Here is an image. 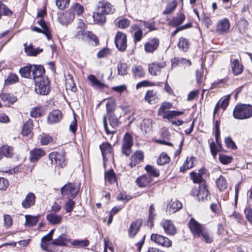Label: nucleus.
<instances>
[{
    "label": "nucleus",
    "instance_id": "16",
    "mask_svg": "<svg viewBox=\"0 0 252 252\" xmlns=\"http://www.w3.org/2000/svg\"><path fill=\"white\" fill-rule=\"evenodd\" d=\"M159 45V39L157 38H153L145 44V51L147 53H152L158 49Z\"/></svg>",
    "mask_w": 252,
    "mask_h": 252
},
{
    "label": "nucleus",
    "instance_id": "36",
    "mask_svg": "<svg viewBox=\"0 0 252 252\" xmlns=\"http://www.w3.org/2000/svg\"><path fill=\"white\" fill-rule=\"evenodd\" d=\"M32 121L31 119L28 120L23 126L22 134L23 136H28L32 132Z\"/></svg>",
    "mask_w": 252,
    "mask_h": 252
},
{
    "label": "nucleus",
    "instance_id": "13",
    "mask_svg": "<svg viewBox=\"0 0 252 252\" xmlns=\"http://www.w3.org/2000/svg\"><path fill=\"white\" fill-rule=\"evenodd\" d=\"M49 158L51 160L52 163L53 160L57 166L63 167L65 164V160L64 156L63 154H60L57 152H53L49 154Z\"/></svg>",
    "mask_w": 252,
    "mask_h": 252
},
{
    "label": "nucleus",
    "instance_id": "9",
    "mask_svg": "<svg viewBox=\"0 0 252 252\" xmlns=\"http://www.w3.org/2000/svg\"><path fill=\"white\" fill-rule=\"evenodd\" d=\"M96 8L105 15L112 14L115 12L114 6L105 0L99 1Z\"/></svg>",
    "mask_w": 252,
    "mask_h": 252
},
{
    "label": "nucleus",
    "instance_id": "17",
    "mask_svg": "<svg viewBox=\"0 0 252 252\" xmlns=\"http://www.w3.org/2000/svg\"><path fill=\"white\" fill-rule=\"evenodd\" d=\"M35 195L32 192H29L22 202V206L25 209H28L33 206L35 202Z\"/></svg>",
    "mask_w": 252,
    "mask_h": 252
},
{
    "label": "nucleus",
    "instance_id": "30",
    "mask_svg": "<svg viewBox=\"0 0 252 252\" xmlns=\"http://www.w3.org/2000/svg\"><path fill=\"white\" fill-rule=\"evenodd\" d=\"M231 68L233 74L235 75L241 74L243 71V65L240 63L238 60L231 61Z\"/></svg>",
    "mask_w": 252,
    "mask_h": 252
},
{
    "label": "nucleus",
    "instance_id": "1",
    "mask_svg": "<svg viewBox=\"0 0 252 252\" xmlns=\"http://www.w3.org/2000/svg\"><path fill=\"white\" fill-rule=\"evenodd\" d=\"M233 116L237 119H246L252 116V106L247 104H238L233 111Z\"/></svg>",
    "mask_w": 252,
    "mask_h": 252
},
{
    "label": "nucleus",
    "instance_id": "7",
    "mask_svg": "<svg viewBox=\"0 0 252 252\" xmlns=\"http://www.w3.org/2000/svg\"><path fill=\"white\" fill-rule=\"evenodd\" d=\"M191 193L193 196H196L199 200L207 199L209 191L205 184H202L198 188L194 187L192 189Z\"/></svg>",
    "mask_w": 252,
    "mask_h": 252
},
{
    "label": "nucleus",
    "instance_id": "26",
    "mask_svg": "<svg viewBox=\"0 0 252 252\" xmlns=\"http://www.w3.org/2000/svg\"><path fill=\"white\" fill-rule=\"evenodd\" d=\"M32 72L34 80L38 78H46V77L42 76L44 73L45 70L43 67L41 65H32Z\"/></svg>",
    "mask_w": 252,
    "mask_h": 252
},
{
    "label": "nucleus",
    "instance_id": "60",
    "mask_svg": "<svg viewBox=\"0 0 252 252\" xmlns=\"http://www.w3.org/2000/svg\"><path fill=\"white\" fill-rule=\"evenodd\" d=\"M75 204V202L73 201L71 199H68V201L65 203L64 207L66 212H71L74 208Z\"/></svg>",
    "mask_w": 252,
    "mask_h": 252
},
{
    "label": "nucleus",
    "instance_id": "59",
    "mask_svg": "<svg viewBox=\"0 0 252 252\" xmlns=\"http://www.w3.org/2000/svg\"><path fill=\"white\" fill-rule=\"evenodd\" d=\"M71 244L74 246L82 247L88 246L89 242L87 240H75L71 242Z\"/></svg>",
    "mask_w": 252,
    "mask_h": 252
},
{
    "label": "nucleus",
    "instance_id": "18",
    "mask_svg": "<svg viewBox=\"0 0 252 252\" xmlns=\"http://www.w3.org/2000/svg\"><path fill=\"white\" fill-rule=\"evenodd\" d=\"M142 221L141 220H136L133 221L130 225L128 229V235L130 237H134L139 231Z\"/></svg>",
    "mask_w": 252,
    "mask_h": 252
},
{
    "label": "nucleus",
    "instance_id": "45",
    "mask_svg": "<svg viewBox=\"0 0 252 252\" xmlns=\"http://www.w3.org/2000/svg\"><path fill=\"white\" fill-rule=\"evenodd\" d=\"M172 105L169 102H164L162 103L161 106L158 110V114L163 117L166 113H167L168 110L172 108Z\"/></svg>",
    "mask_w": 252,
    "mask_h": 252
},
{
    "label": "nucleus",
    "instance_id": "43",
    "mask_svg": "<svg viewBox=\"0 0 252 252\" xmlns=\"http://www.w3.org/2000/svg\"><path fill=\"white\" fill-rule=\"evenodd\" d=\"M178 46L182 51H186L189 49V42L187 38L181 37L179 38Z\"/></svg>",
    "mask_w": 252,
    "mask_h": 252
},
{
    "label": "nucleus",
    "instance_id": "53",
    "mask_svg": "<svg viewBox=\"0 0 252 252\" xmlns=\"http://www.w3.org/2000/svg\"><path fill=\"white\" fill-rule=\"evenodd\" d=\"M193 161L194 158L193 157L190 158L189 159L187 158L183 165L180 168V171L183 172L185 170L192 168L193 166Z\"/></svg>",
    "mask_w": 252,
    "mask_h": 252
},
{
    "label": "nucleus",
    "instance_id": "19",
    "mask_svg": "<svg viewBox=\"0 0 252 252\" xmlns=\"http://www.w3.org/2000/svg\"><path fill=\"white\" fill-rule=\"evenodd\" d=\"M144 156L142 152L136 151L130 158L129 166L131 167L136 166L143 160Z\"/></svg>",
    "mask_w": 252,
    "mask_h": 252
},
{
    "label": "nucleus",
    "instance_id": "34",
    "mask_svg": "<svg viewBox=\"0 0 252 252\" xmlns=\"http://www.w3.org/2000/svg\"><path fill=\"white\" fill-rule=\"evenodd\" d=\"M216 184L217 188L220 191H224L227 188L228 185L226 179L221 175L216 180Z\"/></svg>",
    "mask_w": 252,
    "mask_h": 252
},
{
    "label": "nucleus",
    "instance_id": "54",
    "mask_svg": "<svg viewBox=\"0 0 252 252\" xmlns=\"http://www.w3.org/2000/svg\"><path fill=\"white\" fill-rule=\"evenodd\" d=\"M118 74L120 75H125L127 73V66L126 63H120L117 65Z\"/></svg>",
    "mask_w": 252,
    "mask_h": 252
},
{
    "label": "nucleus",
    "instance_id": "56",
    "mask_svg": "<svg viewBox=\"0 0 252 252\" xmlns=\"http://www.w3.org/2000/svg\"><path fill=\"white\" fill-rule=\"evenodd\" d=\"M177 6V2L175 1H173L170 3H169L166 8V9L163 11V14H169L171 13L175 10V8Z\"/></svg>",
    "mask_w": 252,
    "mask_h": 252
},
{
    "label": "nucleus",
    "instance_id": "38",
    "mask_svg": "<svg viewBox=\"0 0 252 252\" xmlns=\"http://www.w3.org/2000/svg\"><path fill=\"white\" fill-rule=\"evenodd\" d=\"M88 80L91 82V85L93 87L97 88H102L104 87V83L98 81L95 76L94 75H90L88 76Z\"/></svg>",
    "mask_w": 252,
    "mask_h": 252
},
{
    "label": "nucleus",
    "instance_id": "22",
    "mask_svg": "<svg viewBox=\"0 0 252 252\" xmlns=\"http://www.w3.org/2000/svg\"><path fill=\"white\" fill-rule=\"evenodd\" d=\"M45 154L44 151L42 149H34L30 152V160L32 162H34L38 160L40 158Z\"/></svg>",
    "mask_w": 252,
    "mask_h": 252
},
{
    "label": "nucleus",
    "instance_id": "29",
    "mask_svg": "<svg viewBox=\"0 0 252 252\" xmlns=\"http://www.w3.org/2000/svg\"><path fill=\"white\" fill-rule=\"evenodd\" d=\"M47 220L51 224H57L61 222L63 217L61 215H58L56 213H50L46 216Z\"/></svg>",
    "mask_w": 252,
    "mask_h": 252
},
{
    "label": "nucleus",
    "instance_id": "3",
    "mask_svg": "<svg viewBox=\"0 0 252 252\" xmlns=\"http://www.w3.org/2000/svg\"><path fill=\"white\" fill-rule=\"evenodd\" d=\"M74 37L84 41H93L95 45L99 43L97 37L92 32L89 31L85 32L83 30H79L74 34Z\"/></svg>",
    "mask_w": 252,
    "mask_h": 252
},
{
    "label": "nucleus",
    "instance_id": "14",
    "mask_svg": "<svg viewBox=\"0 0 252 252\" xmlns=\"http://www.w3.org/2000/svg\"><path fill=\"white\" fill-rule=\"evenodd\" d=\"M160 225L163 227L167 234L174 235L176 233V228L171 220H163L160 222Z\"/></svg>",
    "mask_w": 252,
    "mask_h": 252
},
{
    "label": "nucleus",
    "instance_id": "4",
    "mask_svg": "<svg viewBox=\"0 0 252 252\" xmlns=\"http://www.w3.org/2000/svg\"><path fill=\"white\" fill-rule=\"evenodd\" d=\"M115 43L116 47L120 51H125L127 48L126 35L121 32H118L115 35Z\"/></svg>",
    "mask_w": 252,
    "mask_h": 252
},
{
    "label": "nucleus",
    "instance_id": "46",
    "mask_svg": "<svg viewBox=\"0 0 252 252\" xmlns=\"http://www.w3.org/2000/svg\"><path fill=\"white\" fill-rule=\"evenodd\" d=\"M105 180L109 183H114L116 181L115 174L113 169H110L105 173Z\"/></svg>",
    "mask_w": 252,
    "mask_h": 252
},
{
    "label": "nucleus",
    "instance_id": "47",
    "mask_svg": "<svg viewBox=\"0 0 252 252\" xmlns=\"http://www.w3.org/2000/svg\"><path fill=\"white\" fill-rule=\"evenodd\" d=\"M145 169L148 173V175H147L149 176L150 177L151 176L158 177L159 176L158 170L153 166L148 165L145 167Z\"/></svg>",
    "mask_w": 252,
    "mask_h": 252
},
{
    "label": "nucleus",
    "instance_id": "27",
    "mask_svg": "<svg viewBox=\"0 0 252 252\" xmlns=\"http://www.w3.org/2000/svg\"><path fill=\"white\" fill-rule=\"evenodd\" d=\"M24 46L25 47V51L26 54L31 56H35L43 51L42 49H39L38 48H34L32 44L27 45V43H26L24 44Z\"/></svg>",
    "mask_w": 252,
    "mask_h": 252
},
{
    "label": "nucleus",
    "instance_id": "12",
    "mask_svg": "<svg viewBox=\"0 0 252 252\" xmlns=\"http://www.w3.org/2000/svg\"><path fill=\"white\" fill-rule=\"evenodd\" d=\"M166 65V62L162 61L161 62H156L149 64V72L152 75L157 76L160 72V69L164 68Z\"/></svg>",
    "mask_w": 252,
    "mask_h": 252
},
{
    "label": "nucleus",
    "instance_id": "40",
    "mask_svg": "<svg viewBox=\"0 0 252 252\" xmlns=\"http://www.w3.org/2000/svg\"><path fill=\"white\" fill-rule=\"evenodd\" d=\"M185 20V15L182 13H180L177 17L173 18L170 23L171 26L177 27L181 25Z\"/></svg>",
    "mask_w": 252,
    "mask_h": 252
},
{
    "label": "nucleus",
    "instance_id": "51",
    "mask_svg": "<svg viewBox=\"0 0 252 252\" xmlns=\"http://www.w3.org/2000/svg\"><path fill=\"white\" fill-rule=\"evenodd\" d=\"M248 26V22L243 19H241L238 22L237 27L239 32L241 33H243L246 32Z\"/></svg>",
    "mask_w": 252,
    "mask_h": 252
},
{
    "label": "nucleus",
    "instance_id": "49",
    "mask_svg": "<svg viewBox=\"0 0 252 252\" xmlns=\"http://www.w3.org/2000/svg\"><path fill=\"white\" fill-rule=\"evenodd\" d=\"M52 240V238L48 235H46L41 238V242L40 244V247L42 249L49 252L48 249V246L49 242Z\"/></svg>",
    "mask_w": 252,
    "mask_h": 252
},
{
    "label": "nucleus",
    "instance_id": "8",
    "mask_svg": "<svg viewBox=\"0 0 252 252\" xmlns=\"http://www.w3.org/2000/svg\"><path fill=\"white\" fill-rule=\"evenodd\" d=\"M151 240L158 245L166 248L172 246V241L167 237L158 234H152L151 236Z\"/></svg>",
    "mask_w": 252,
    "mask_h": 252
},
{
    "label": "nucleus",
    "instance_id": "24",
    "mask_svg": "<svg viewBox=\"0 0 252 252\" xmlns=\"http://www.w3.org/2000/svg\"><path fill=\"white\" fill-rule=\"evenodd\" d=\"M145 100L149 104L157 103L159 98L157 93L153 90L148 91L145 96Z\"/></svg>",
    "mask_w": 252,
    "mask_h": 252
},
{
    "label": "nucleus",
    "instance_id": "39",
    "mask_svg": "<svg viewBox=\"0 0 252 252\" xmlns=\"http://www.w3.org/2000/svg\"><path fill=\"white\" fill-rule=\"evenodd\" d=\"M32 71V65L29 64L21 68L19 70V73L23 77L30 78L31 73Z\"/></svg>",
    "mask_w": 252,
    "mask_h": 252
},
{
    "label": "nucleus",
    "instance_id": "10",
    "mask_svg": "<svg viewBox=\"0 0 252 252\" xmlns=\"http://www.w3.org/2000/svg\"><path fill=\"white\" fill-rule=\"evenodd\" d=\"M189 226L194 238H198L202 230L205 229L202 224L193 218L190 220Z\"/></svg>",
    "mask_w": 252,
    "mask_h": 252
},
{
    "label": "nucleus",
    "instance_id": "50",
    "mask_svg": "<svg viewBox=\"0 0 252 252\" xmlns=\"http://www.w3.org/2000/svg\"><path fill=\"white\" fill-rule=\"evenodd\" d=\"M156 215V213L154 205V204H151L149 208V218L148 221V224H150L151 226H152L154 225L153 221L155 219Z\"/></svg>",
    "mask_w": 252,
    "mask_h": 252
},
{
    "label": "nucleus",
    "instance_id": "33",
    "mask_svg": "<svg viewBox=\"0 0 252 252\" xmlns=\"http://www.w3.org/2000/svg\"><path fill=\"white\" fill-rule=\"evenodd\" d=\"M131 72L134 78H141L145 75V71L141 65H133L131 68Z\"/></svg>",
    "mask_w": 252,
    "mask_h": 252
},
{
    "label": "nucleus",
    "instance_id": "25",
    "mask_svg": "<svg viewBox=\"0 0 252 252\" xmlns=\"http://www.w3.org/2000/svg\"><path fill=\"white\" fill-rule=\"evenodd\" d=\"M13 149L12 147L7 145H3L0 147V159L3 157L11 158L13 155Z\"/></svg>",
    "mask_w": 252,
    "mask_h": 252
},
{
    "label": "nucleus",
    "instance_id": "2",
    "mask_svg": "<svg viewBox=\"0 0 252 252\" xmlns=\"http://www.w3.org/2000/svg\"><path fill=\"white\" fill-rule=\"evenodd\" d=\"M49 82L47 78H38L35 80V90L37 94L47 95L50 92Z\"/></svg>",
    "mask_w": 252,
    "mask_h": 252
},
{
    "label": "nucleus",
    "instance_id": "62",
    "mask_svg": "<svg viewBox=\"0 0 252 252\" xmlns=\"http://www.w3.org/2000/svg\"><path fill=\"white\" fill-rule=\"evenodd\" d=\"M69 3V0H56V3L57 6L60 9L65 8Z\"/></svg>",
    "mask_w": 252,
    "mask_h": 252
},
{
    "label": "nucleus",
    "instance_id": "55",
    "mask_svg": "<svg viewBox=\"0 0 252 252\" xmlns=\"http://www.w3.org/2000/svg\"><path fill=\"white\" fill-rule=\"evenodd\" d=\"M130 24V21L126 18L121 19L116 23V25L121 29H126L128 27Z\"/></svg>",
    "mask_w": 252,
    "mask_h": 252
},
{
    "label": "nucleus",
    "instance_id": "15",
    "mask_svg": "<svg viewBox=\"0 0 252 252\" xmlns=\"http://www.w3.org/2000/svg\"><path fill=\"white\" fill-rule=\"evenodd\" d=\"M182 207V204L180 201L171 199L167 205L166 212L169 214L175 213L180 210Z\"/></svg>",
    "mask_w": 252,
    "mask_h": 252
},
{
    "label": "nucleus",
    "instance_id": "64",
    "mask_svg": "<svg viewBox=\"0 0 252 252\" xmlns=\"http://www.w3.org/2000/svg\"><path fill=\"white\" fill-rule=\"evenodd\" d=\"M4 226L6 228H9L12 224V218L8 215L3 216Z\"/></svg>",
    "mask_w": 252,
    "mask_h": 252
},
{
    "label": "nucleus",
    "instance_id": "48",
    "mask_svg": "<svg viewBox=\"0 0 252 252\" xmlns=\"http://www.w3.org/2000/svg\"><path fill=\"white\" fill-rule=\"evenodd\" d=\"M38 23L42 29L43 33L46 36L48 39L50 40L52 36L44 20L40 19L38 21Z\"/></svg>",
    "mask_w": 252,
    "mask_h": 252
},
{
    "label": "nucleus",
    "instance_id": "35",
    "mask_svg": "<svg viewBox=\"0 0 252 252\" xmlns=\"http://www.w3.org/2000/svg\"><path fill=\"white\" fill-rule=\"evenodd\" d=\"M69 241L67 235L65 234L60 235L57 239L52 242V244L56 246H65L66 243Z\"/></svg>",
    "mask_w": 252,
    "mask_h": 252
},
{
    "label": "nucleus",
    "instance_id": "44",
    "mask_svg": "<svg viewBox=\"0 0 252 252\" xmlns=\"http://www.w3.org/2000/svg\"><path fill=\"white\" fill-rule=\"evenodd\" d=\"M39 217V216L26 215V225L29 226L35 225L38 220Z\"/></svg>",
    "mask_w": 252,
    "mask_h": 252
},
{
    "label": "nucleus",
    "instance_id": "23",
    "mask_svg": "<svg viewBox=\"0 0 252 252\" xmlns=\"http://www.w3.org/2000/svg\"><path fill=\"white\" fill-rule=\"evenodd\" d=\"M201 240L206 243H211L214 241L213 234L205 228L199 234Z\"/></svg>",
    "mask_w": 252,
    "mask_h": 252
},
{
    "label": "nucleus",
    "instance_id": "31",
    "mask_svg": "<svg viewBox=\"0 0 252 252\" xmlns=\"http://www.w3.org/2000/svg\"><path fill=\"white\" fill-rule=\"evenodd\" d=\"M152 121L150 119L143 120L140 128L145 133L150 132L152 130Z\"/></svg>",
    "mask_w": 252,
    "mask_h": 252
},
{
    "label": "nucleus",
    "instance_id": "5",
    "mask_svg": "<svg viewBox=\"0 0 252 252\" xmlns=\"http://www.w3.org/2000/svg\"><path fill=\"white\" fill-rule=\"evenodd\" d=\"M79 191V188L72 183H67L61 188L60 189L62 195L69 196L73 198L76 197Z\"/></svg>",
    "mask_w": 252,
    "mask_h": 252
},
{
    "label": "nucleus",
    "instance_id": "52",
    "mask_svg": "<svg viewBox=\"0 0 252 252\" xmlns=\"http://www.w3.org/2000/svg\"><path fill=\"white\" fill-rule=\"evenodd\" d=\"M170 159L169 157L166 154L162 153L157 159V163L162 165L169 162Z\"/></svg>",
    "mask_w": 252,
    "mask_h": 252
},
{
    "label": "nucleus",
    "instance_id": "58",
    "mask_svg": "<svg viewBox=\"0 0 252 252\" xmlns=\"http://www.w3.org/2000/svg\"><path fill=\"white\" fill-rule=\"evenodd\" d=\"M219 159L220 162L223 164H228L232 161L233 158L231 156L224 154H220Z\"/></svg>",
    "mask_w": 252,
    "mask_h": 252
},
{
    "label": "nucleus",
    "instance_id": "11",
    "mask_svg": "<svg viewBox=\"0 0 252 252\" xmlns=\"http://www.w3.org/2000/svg\"><path fill=\"white\" fill-rule=\"evenodd\" d=\"M230 23L227 18L220 20L216 26V32L220 34H224L228 32Z\"/></svg>",
    "mask_w": 252,
    "mask_h": 252
},
{
    "label": "nucleus",
    "instance_id": "42",
    "mask_svg": "<svg viewBox=\"0 0 252 252\" xmlns=\"http://www.w3.org/2000/svg\"><path fill=\"white\" fill-rule=\"evenodd\" d=\"M1 99L3 102H7L8 103L12 104L16 101L17 98L13 95L9 94L4 93L0 95Z\"/></svg>",
    "mask_w": 252,
    "mask_h": 252
},
{
    "label": "nucleus",
    "instance_id": "63",
    "mask_svg": "<svg viewBox=\"0 0 252 252\" xmlns=\"http://www.w3.org/2000/svg\"><path fill=\"white\" fill-rule=\"evenodd\" d=\"M190 177L193 182L195 183H200L203 181L202 177H201L200 174L195 172H191L190 173Z\"/></svg>",
    "mask_w": 252,
    "mask_h": 252
},
{
    "label": "nucleus",
    "instance_id": "20",
    "mask_svg": "<svg viewBox=\"0 0 252 252\" xmlns=\"http://www.w3.org/2000/svg\"><path fill=\"white\" fill-rule=\"evenodd\" d=\"M105 14L101 12L97 8L93 14V18L94 22L98 25H102L106 21Z\"/></svg>",
    "mask_w": 252,
    "mask_h": 252
},
{
    "label": "nucleus",
    "instance_id": "6",
    "mask_svg": "<svg viewBox=\"0 0 252 252\" xmlns=\"http://www.w3.org/2000/svg\"><path fill=\"white\" fill-rule=\"evenodd\" d=\"M133 145V138L131 135L128 133H126L124 137L122 151L123 154L128 156L131 152V147Z\"/></svg>",
    "mask_w": 252,
    "mask_h": 252
},
{
    "label": "nucleus",
    "instance_id": "37",
    "mask_svg": "<svg viewBox=\"0 0 252 252\" xmlns=\"http://www.w3.org/2000/svg\"><path fill=\"white\" fill-rule=\"evenodd\" d=\"M116 107V102L115 99L111 98L108 100L106 104V112L108 115L113 114Z\"/></svg>",
    "mask_w": 252,
    "mask_h": 252
},
{
    "label": "nucleus",
    "instance_id": "41",
    "mask_svg": "<svg viewBox=\"0 0 252 252\" xmlns=\"http://www.w3.org/2000/svg\"><path fill=\"white\" fill-rule=\"evenodd\" d=\"M184 112L176 111H169L163 115L162 118L167 119L169 121H171L176 117L182 115Z\"/></svg>",
    "mask_w": 252,
    "mask_h": 252
},
{
    "label": "nucleus",
    "instance_id": "32",
    "mask_svg": "<svg viewBox=\"0 0 252 252\" xmlns=\"http://www.w3.org/2000/svg\"><path fill=\"white\" fill-rule=\"evenodd\" d=\"M152 182L151 177L147 175H143L136 180L137 185L140 187H145Z\"/></svg>",
    "mask_w": 252,
    "mask_h": 252
},
{
    "label": "nucleus",
    "instance_id": "57",
    "mask_svg": "<svg viewBox=\"0 0 252 252\" xmlns=\"http://www.w3.org/2000/svg\"><path fill=\"white\" fill-rule=\"evenodd\" d=\"M108 117L110 125L113 129H115L117 126H118L119 124V121L118 119L116 117V116L114 114L109 115Z\"/></svg>",
    "mask_w": 252,
    "mask_h": 252
},
{
    "label": "nucleus",
    "instance_id": "28",
    "mask_svg": "<svg viewBox=\"0 0 252 252\" xmlns=\"http://www.w3.org/2000/svg\"><path fill=\"white\" fill-rule=\"evenodd\" d=\"M104 161L107 160L106 158L108 155H111L112 152V146L108 143H104L99 146Z\"/></svg>",
    "mask_w": 252,
    "mask_h": 252
},
{
    "label": "nucleus",
    "instance_id": "61",
    "mask_svg": "<svg viewBox=\"0 0 252 252\" xmlns=\"http://www.w3.org/2000/svg\"><path fill=\"white\" fill-rule=\"evenodd\" d=\"M18 81V76L13 73H10L7 78L5 80V83L6 84H12Z\"/></svg>",
    "mask_w": 252,
    "mask_h": 252
},
{
    "label": "nucleus",
    "instance_id": "21",
    "mask_svg": "<svg viewBox=\"0 0 252 252\" xmlns=\"http://www.w3.org/2000/svg\"><path fill=\"white\" fill-rule=\"evenodd\" d=\"M61 118V112L58 110H56L48 115L47 119L49 124H53L59 122Z\"/></svg>",
    "mask_w": 252,
    "mask_h": 252
}]
</instances>
